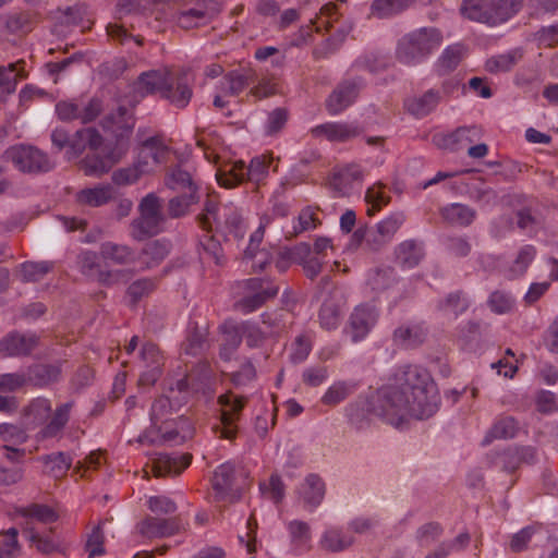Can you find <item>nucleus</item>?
<instances>
[{
    "mask_svg": "<svg viewBox=\"0 0 558 558\" xmlns=\"http://www.w3.org/2000/svg\"><path fill=\"white\" fill-rule=\"evenodd\" d=\"M481 136L482 130L478 126H461L442 136L439 145L451 151L462 150L464 148H469L471 144L478 141Z\"/></svg>",
    "mask_w": 558,
    "mask_h": 558,
    "instance_id": "obj_25",
    "label": "nucleus"
},
{
    "mask_svg": "<svg viewBox=\"0 0 558 558\" xmlns=\"http://www.w3.org/2000/svg\"><path fill=\"white\" fill-rule=\"evenodd\" d=\"M245 162L235 161L229 169H218L216 172L217 182L220 186L232 189L246 181Z\"/></svg>",
    "mask_w": 558,
    "mask_h": 558,
    "instance_id": "obj_48",
    "label": "nucleus"
},
{
    "mask_svg": "<svg viewBox=\"0 0 558 558\" xmlns=\"http://www.w3.org/2000/svg\"><path fill=\"white\" fill-rule=\"evenodd\" d=\"M221 227L235 238L243 236L244 221L235 207L222 205L221 225L218 228Z\"/></svg>",
    "mask_w": 558,
    "mask_h": 558,
    "instance_id": "obj_54",
    "label": "nucleus"
},
{
    "mask_svg": "<svg viewBox=\"0 0 558 558\" xmlns=\"http://www.w3.org/2000/svg\"><path fill=\"white\" fill-rule=\"evenodd\" d=\"M158 429L163 441L174 445L183 444L194 435L192 422L183 415L178 416L173 421L162 422Z\"/></svg>",
    "mask_w": 558,
    "mask_h": 558,
    "instance_id": "obj_24",
    "label": "nucleus"
},
{
    "mask_svg": "<svg viewBox=\"0 0 558 558\" xmlns=\"http://www.w3.org/2000/svg\"><path fill=\"white\" fill-rule=\"evenodd\" d=\"M319 324L324 329H336L341 320L340 306L332 299H327L323 303L318 313Z\"/></svg>",
    "mask_w": 558,
    "mask_h": 558,
    "instance_id": "obj_53",
    "label": "nucleus"
},
{
    "mask_svg": "<svg viewBox=\"0 0 558 558\" xmlns=\"http://www.w3.org/2000/svg\"><path fill=\"white\" fill-rule=\"evenodd\" d=\"M380 316L379 308L371 303L356 305L348 322L347 331L353 342L365 339L372 329L377 325Z\"/></svg>",
    "mask_w": 558,
    "mask_h": 558,
    "instance_id": "obj_11",
    "label": "nucleus"
},
{
    "mask_svg": "<svg viewBox=\"0 0 558 558\" xmlns=\"http://www.w3.org/2000/svg\"><path fill=\"white\" fill-rule=\"evenodd\" d=\"M158 2L160 0H117L116 17L121 20L128 14L144 13Z\"/></svg>",
    "mask_w": 558,
    "mask_h": 558,
    "instance_id": "obj_60",
    "label": "nucleus"
},
{
    "mask_svg": "<svg viewBox=\"0 0 558 558\" xmlns=\"http://www.w3.org/2000/svg\"><path fill=\"white\" fill-rule=\"evenodd\" d=\"M113 197L112 187L109 185L85 189L76 194V201L82 205L98 207L107 204Z\"/></svg>",
    "mask_w": 558,
    "mask_h": 558,
    "instance_id": "obj_46",
    "label": "nucleus"
},
{
    "mask_svg": "<svg viewBox=\"0 0 558 558\" xmlns=\"http://www.w3.org/2000/svg\"><path fill=\"white\" fill-rule=\"evenodd\" d=\"M193 97V84L187 70L172 71L171 82L161 94V99L177 109H184Z\"/></svg>",
    "mask_w": 558,
    "mask_h": 558,
    "instance_id": "obj_12",
    "label": "nucleus"
},
{
    "mask_svg": "<svg viewBox=\"0 0 558 558\" xmlns=\"http://www.w3.org/2000/svg\"><path fill=\"white\" fill-rule=\"evenodd\" d=\"M247 402V398L239 396L232 391L220 395L218 403L221 407L220 424L215 425L213 430L219 438L232 440L238 433V421L240 420L242 410Z\"/></svg>",
    "mask_w": 558,
    "mask_h": 558,
    "instance_id": "obj_6",
    "label": "nucleus"
},
{
    "mask_svg": "<svg viewBox=\"0 0 558 558\" xmlns=\"http://www.w3.org/2000/svg\"><path fill=\"white\" fill-rule=\"evenodd\" d=\"M19 513L24 518H33L41 523H52L58 520L56 511L47 505L33 504L20 509Z\"/></svg>",
    "mask_w": 558,
    "mask_h": 558,
    "instance_id": "obj_64",
    "label": "nucleus"
},
{
    "mask_svg": "<svg viewBox=\"0 0 558 558\" xmlns=\"http://www.w3.org/2000/svg\"><path fill=\"white\" fill-rule=\"evenodd\" d=\"M395 256L401 268L412 269L423 259L424 250L415 240H405L395 247Z\"/></svg>",
    "mask_w": 558,
    "mask_h": 558,
    "instance_id": "obj_30",
    "label": "nucleus"
},
{
    "mask_svg": "<svg viewBox=\"0 0 558 558\" xmlns=\"http://www.w3.org/2000/svg\"><path fill=\"white\" fill-rule=\"evenodd\" d=\"M244 288L247 294L236 303V306L245 314L256 311L279 292L278 286L264 278H250L245 280Z\"/></svg>",
    "mask_w": 558,
    "mask_h": 558,
    "instance_id": "obj_10",
    "label": "nucleus"
},
{
    "mask_svg": "<svg viewBox=\"0 0 558 558\" xmlns=\"http://www.w3.org/2000/svg\"><path fill=\"white\" fill-rule=\"evenodd\" d=\"M405 221V215L402 211L391 213L388 217L383 219L376 225V230L383 235L388 242H391L396 233L402 227Z\"/></svg>",
    "mask_w": 558,
    "mask_h": 558,
    "instance_id": "obj_62",
    "label": "nucleus"
},
{
    "mask_svg": "<svg viewBox=\"0 0 558 558\" xmlns=\"http://www.w3.org/2000/svg\"><path fill=\"white\" fill-rule=\"evenodd\" d=\"M445 221L459 227H469L476 218V210L460 203L449 204L440 209Z\"/></svg>",
    "mask_w": 558,
    "mask_h": 558,
    "instance_id": "obj_33",
    "label": "nucleus"
},
{
    "mask_svg": "<svg viewBox=\"0 0 558 558\" xmlns=\"http://www.w3.org/2000/svg\"><path fill=\"white\" fill-rule=\"evenodd\" d=\"M304 506L311 510L320 505L325 496V483L316 474H310L299 488Z\"/></svg>",
    "mask_w": 558,
    "mask_h": 558,
    "instance_id": "obj_28",
    "label": "nucleus"
},
{
    "mask_svg": "<svg viewBox=\"0 0 558 558\" xmlns=\"http://www.w3.org/2000/svg\"><path fill=\"white\" fill-rule=\"evenodd\" d=\"M75 265L77 270L90 280H94L101 267L98 254L89 250H83L76 255Z\"/></svg>",
    "mask_w": 558,
    "mask_h": 558,
    "instance_id": "obj_50",
    "label": "nucleus"
},
{
    "mask_svg": "<svg viewBox=\"0 0 558 558\" xmlns=\"http://www.w3.org/2000/svg\"><path fill=\"white\" fill-rule=\"evenodd\" d=\"M392 380L396 384H429L433 379L426 368L420 365L405 364L395 371Z\"/></svg>",
    "mask_w": 558,
    "mask_h": 558,
    "instance_id": "obj_41",
    "label": "nucleus"
},
{
    "mask_svg": "<svg viewBox=\"0 0 558 558\" xmlns=\"http://www.w3.org/2000/svg\"><path fill=\"white\" fill-rule=\"evenodd\" d=\"M257 73L252 68L232 70L223 76L222 84L226 92L231 96H238L248 85L255 83Z\"/></svg>",
    "mask_w": 558,
    "mask_h": 558,
    "instance_id": "obj_31",
    "label": "nucleus"
},
{
    "mask_svg": "<svg viewBox=\"0 0 558 558\" xmlns=\"http://www.w3.org/2000/svg\"><path fill=\"white\" fill-rule=\"evenodd\" d=\"M192 461V454H168L159 453L153 460V472L156 477H163L168 475H179L185 470Z\"/></svg>",
    "mask_w": 558,
    "mask_h": 558,
    "instance_id": "obj_22",
    "label": "nucleus"
},
{
    "mask_svg": "<svg viewBox=\"0 0 558 558\" xmlns=\"http://www.w3.org/2000/svg\"><path fill=\"white\" fill-rule=\"evenodd\" d=\"M522 8V0H463L460 12L471 21L490 26L507 22Z\"/></svg>",
    "mask_w": 558,
    "mask_h": 558,
    "instance_id": "obj_3",
    "label": "nucleus"
},
{
    "mask_svg": "<svg viewBox=\"0 0 558 558\" xmlns=\"http://www.w3.org/2000/svg\"><path fill=\"white\" fill-rule=\"evenodd\" d=\"M38 21V14L33 11L14 12L5 17V28L10 34L24 36L35 28Z\"/></svg>",
    "mask_w": 558,
    "mask_h": 558,
    "instance_id": "obj_34",
    "label": "nucleus"
},
{
    "mask_svg": "<svg viewBox=\"0 0 558 558\" xmlns=\"http://www.w3.org/2000/svg\"><path fill=\"white\" fill-rule=\"evenodd\" d=\"M361 88L362 82L356 80H348L338 84L326 100V109L329 114H339L351 106L355 101Z\"/></svg>",
    "mask_w": 558,
    "mask_h": 558,
    "instance_id": "obj_15",
    "label": "nucleus"
},
{
    "mask_svg": "<svg viewBox=\"0 0 558 558\" xmlns=\"http://www.w3.org/2000/svg\"><path fill=\"white\" fill-rule=\"evenodd\" d=\"M169 254V244L165 241L155 240L145 244L137 259L143 269L158 266Z\"/></svg>",
    "mask_w": 558,
    "mask_h": 558,
    "instance_id": "obj_35",
    "label": "nucleus"
},
{
    "mask_svg": "<svg viewBox=\"0 0 558 558\" xmlns=\"http://www.w3.org/2000/svg\"><path fill=\"white\" fill-rule=\"evenodd\" d=\"M536 254V250L533 245H524L520 248L513 265L509 269V279H515L523 276L530 264L533 262Z\"/></svg>",
    "mask_w": 558,
    "mask_h": 558,
    "instance_id": "obj_59",
    "label": "nucleus"
},
{
    "mask_svg": "<svg viewBox=\"0 0 558 558\" xmlns=\"http://www.w3.org/2000/svg\"><path fill=\"white\" fill-rule=\"evenodd\" d=\"M172 70L158 69L143 72L136 80V90L143 95H158L161 97L163 89L171 82Z\"/></svg>",
    "mask_w": 558,
    "mask_h": 558,
    "instance_id": "obj_19",
    "label": "nucleus"
},
{
    "mask_svg": "<svg viewBox=\"0 0 558 558\" xmlns=\"http://www.w3.org/2000/svg\"><path fill=\"white\" fill-rule=\"evenodd\" d=\"M272 161L271 156L260 155L252 158L248 166L245 165L246 181L254 183L256 189L265 184L269 174V167Z\"/></svg>",
    "mask_w": 558,
    "mask_h": 558,
    "instance_id": "obj_43",
    "label": "nucleus"
},
{
    "mask_svg": "<svg viewBox=\"0 0 558 558\" xmlns=\"http://www.w3.org/2000/svg\"><path fill=\"white\" fill-rule=\"evenodd\" d=\"M523 51L520 48L489 58L485 63L487 72L497 74L510 71L521 59Z\"/></svg>",
    "mask_w": 558,
    "mask_h": 558,
    "instance_id": "obj_45",
    "label": "nucleus"
},
{
    "mask_svg": "<svg viewBox=\"0 0 558 558\" xmlns=\"http://www.w3.org/2000/svg\"><path fill=\"white\" fill-rule=\"evenodd\" d=\"M26 62L21 59L8 65H0V89L3 95H11L16 90L17 83L28 75Z\"/></svg>",
    "mask_w": 558,
    "mask_h": 558,
    "instance_id": "obj_27",
    "label": "nucleus"
},
{
    "mask_svg": "<svg viewBox=\"0 0 558 558\" xmlns=\"http://www.w3.org/2000/svg\"><path fill=\"white\" fill-rule=\"evenodd\" d=\"M169 150L159 136H151L142 143L137 162H145L149 173L154 172L160 165L166 162Z\"/></svg>",
    "mask_w": 558,
    "mask_h": 558,
    "instance_id": "obj_21",
    "label": "nucleus"
},
{
    "mask_svg": "<svg viewBox=\"0 0 558 558\" xmlns=\"http://www.w3.org/2000/svg\"><path fill=\"white\" fill-rule=\"evenodd\" d=\"M518 432V423L511 416L498 418L487 430L482 445L487 446L495 439H507L515 436Z\"/></svg>",
    "mask_w": 558,
    "mask_h": 558,
    "instance_id": "obj_44",
    "label": "nucleus"
},
{
    "mask_svg": "<svg viewBox=\"0 0 558 558\" xmlns=\"http://www.w3.org/2000/svg\"><path fill=\"white\" fill-rule=\"evenodd\" d=\"M207 347L206 332L198 327H193L189 330L185 342L182 345L183 352L186 355L196 356L202 354Z\"/></svg>",
    "mask_w": 558,
    "mask_h": 558,
    "instance_id": "obj_58",
    "label": "nucleus"
},
{
    "mask_svg": "<svg viewBox=\"0 0 558 558\" xmlns=\"http://www.w3.org/2000/svg\"><path fill=\"white\" fill-rule=\"evenodd\" d=\"M72 405V402H65L54 410L50 421L39 432L41 439L54 438L61 434L70 420Z\"/></svg>",
    "mask_w": 558,
    "mask_h": 558,
    "instance_id": "obj_37",
    "label": "nucleus"
},
{
    "mask_svg": "<svg viewBox=\"0 0 558 558\" xmlns=\"http://www.w3.org/2000/svg\"><path fill=\"white\" fill-rule=\"evenodd\" d=\"M469 306L470 302L463 291L451 292L437 304L439 311L451 312L454 316L464 313Z\"/></svg>",
    "mask_w": 558,
    "mask_h": 558,
    "instance_id": "obj_55",
    "label": "nucleus"
},
{
    "mask_svg": "<svg viewBox=\"0 0 558 558\" xmlns=\"http://www.w3.org/2000/svg\"><path fill=\"white\" fill-rule=\"evenodd\" d=\"M52 267L50 262H26L22 264L21 276L23 281L36 282L51 271Z\"/></svg>",
    "mask_w": 558,
    "mask_h": 558,
    "instance_id": "obj_63",
    "label": "nucleus"
},
{
    "mask_svg": "<svg viewBox=\"0 0 558 558\" xmlns=\"http://www.w3.org/2000/svg\"><path fill=\"white\" fill-rule=\"evenodd\" d=\"M102 144V136L94 128H86L76 131L71 142V149L74 154L78 155L84 151L86 147L97 149Z\"/></svg>",
    "mask_w": 558,
    "mask_h": 558,
    "instance_id": "obj_47",
    "label": "nucleus"
},
{
    "mask_svg": "<svg viewBox=\"0 0 558 558\" xmlns=\"http://www.w3.org/2000/svg\"><path fill=\"white\" fill-rule=\"evenodd\" d=\"M221 331L222 341L219 355L222 360L229 361L242 342V332L236 325L227 323L221 326Z\"/></svg>",
    "mask_w": 558,
    "mask_h": 558,
    "instance_id": "obj_42",
    "label": "nucleus"
},
{
    "mask_svg": "<svg viewBox=\"0 0 558 558\" xmlns=\"http://www.w3.org/2000/svg\"><path fill=\"white\" fill-rule=\"evenodd\" d=\"M199 201L198 193L184 192L181 195L172 197L168 202V216L172 219L181 218L190 213L191 206Z\"/></svg>",
    "mask_w": 558,
    "mask_h": 558,
    "instance_id": "obj_49",
    "label": "nucleus"
},
{
    "mask_svg": "<svg viewBox=\"0 0 558 558\" xmlns=\"http://www.w3.org/2000/svg\"><path fill=\"white\" fill-rule=\"evenodd\" d=\"M466 56V48L462 44L448 46L436 62L439 75H446L454 71Z\"/></svg>",
    "mask_w": 558,
    "mask_h": 558,
    "instance_id": "obj_36",
    "label": "nucleus"
},
{
    "mask_svg": "<svg viewBox=\"0 0 558 558\" xmlns=\"http://www.w3.org/2000/svg\"><path fill=\"white\" fill-rule=\"evenodd\" d=\"M536 460V450L531 446H509L492 450L486 454V463L508 473L514 472L521 464H532Z\"/></svg>",
    "mask_w": 558,
    "mask_h": 558,
    "instance_id": "obj_7",
    "label": "nucleus"
},
{
    "mask_svg": "<svg viewBox=\"0 0 558 558\" xmlns=\"http://www.w3.org/2000/svg\"><path fill=\"white\" fill-rule=\"evenodd\" d=\"M313 336L310 332H303L295 337L291 342L288 354L292 363H301L305 361L312 351Z\"/></svg>",
    "mask_w": 558,
    "mask_h": 558,
    "instance_id": "obj_51",
    "label": "nucleus"
},
{
    "mask_svg": "<svg viewBox=\"0 0 558 558\" xmlns=\"http://www.w3.org/2000/svg\"><path fill=\"white\" fill-rule=\"evenodd\" d=\"M238 473L245 475L243 470L238 471L231 462H226L215 470L211 487L216 501L232 504L240 498V486L236 483Z\"/></svg>",
    "mask_w": 558,
    "mask_h": 558,
    "instance_id": "obj_8",
    "label": "nucleus"
},
{
    "mask_svg": "<svg viewBox=\"0 0 558 558\" xmlns=\"http://www.w3.org/2000/svg\"><path fill=\"white\" fill-rule=\"evenodd\" d=\"M61 371L56 365L36 364L26 373L4 374L0 384H49L60 380Z\"/></svg>",
    "mask_w": 558,
    "mask_h": 558,
    "instance_id": "obj_13",
    "label": "nucleus"
},
{
    "mask_svg": "<svg viewBox=\"0 0 558 558\" xmlns=\"http://www.w3.org/2000/svg\"><path fill=\"white\" fill-rule=\"evenodd\" d=\"M442 43V34L434 27L413 31L398 41L396 58L407 65H415L436 51Z\"/></svg>",
    "mask_w": 558,
    "mask_h": 558,
    "instance_id": "obj_2",
    "label": "nucleus"
},
{
    "mask_svg": "<svg viewBox=\"0 0 558 558\" xmlns=\"http://www.w3.org/2000/svg\"><path fill=\"white\" fill-rule=\"evenodd\" d=\"M397 281V274L391 267L372 269L368 271L366 279L367 286L376 294L389 290Z\"/></svg>",
    "mask_w": 558,
    "mask_h": 558,
    "instance_id": "obj_40",
    "label": "nucleus"
},
{
    "mask_svg": "<svg viewBox=\"0 0 558 558\" xmlns=\"http://www.w3.org/2000/svg\"><path fill=\"white\" fill-rule=\"evenodd\" d=\"M166 185L174 191H186L198 193V186L193 180L190 171L178 165L171 167L165 178Z\"/></svg>",
    "mask_w": 558,
    "mask_h": 558,
    "instance_id": "obj_39",
    "label": "nucleus"
},
{
    "mask_svg": "<svg viewBox=\"0 0 558 558\" xmlns=\"http://www.w3.org/2000/svg\"><path fill=\"white\" fill-rule=\"evenodd\" d=\"M100 256L116 265H129L136 259V255L131 247L113 242H104L100 245Z\"/></svg>",
    "mask_w": 558,
    "mask_h": 558,
    "instance_id": "obj_38",
    "label": "nucleus"
},
{
    "mask_svg": "<svg viewBox=\"0 0 558 558\" xmlns=\"http://www.w3.org/2000/svg\"><path fill=\"white\" fill-rule=\"evenodd\" d=\"M38 344L34 333L11 332L0 340V353L8 356L29 354Z\"/></svg>",
    "mask_w": 558,
    "mask_h": 558,
    "instance_id": "obj_20",
    "label": "nucleus"
},
{
    "mask_svg": "<svg viewBox=\"0 0 558 558\" xmlns=\"http://www.w3.org/2000/svg\"><path fill=\"white\" fill-rule=\"evenodd\" d=\"M102 111V101L98 98H90L84 101L82 98L58 101L56 113L62 121L78 120L87 124L96 120Z\"/></svg>",
    "mask_w": 558,
    "mask_h": 558,
    "instance_id": "obj_9",
    "label": "nucleus"
},
{
    "mask_svg": "<svg viewBox=\"0 0 558 558\" xmlns=\"http://www.w3.org/2000/svg\"><path fill=\"white\" fill-rule=\"evenodd\" d=\"M291 544L295 548L305 547L312 538L310 525L300 520H292L287 524Z\"/></svg>",
    "mask_w": 558,
    "mask_h": 558,
    "instance_id": "obj_61",
    "label": "nucleus"
},
{
    "mask_svg": "<svg viewBox=\"0 0 558 558\" xmlns=\"http://www.w3.org/2000/svg\"><path fill=\"white\" fill-rule=\"evenodd\" d=\"M162 201L150 193L146 195L138 205L140 217L134 219L132 235L136 240H144L161 232L166 216L161 211Z\"/></svg>",
    "mask_w": 558,
    "mask_h": 558,
    "instance_id": "obj_4",
    "label": "nucleus"
},
{
    "mask_svg": "<svg viewBox=\"0 0 558 558\" xmlns=\"http://www.w3.org/2000/svg\"><path fill=\"white\" fill-rule=\"evenodd\" d=\"M291 258L303 266L307 278L315 279L322 271L324 262L318 256L312 255L308 243L298 244L291 252Z\"/></svg>",
    "mask_w": 558,
    "mask_h": 558,
    "instance_id": "obj_32",
    "label": "nucleus"
},
{
    "mask_svg": "<svg viewBox=\"0 0 558 558\" xmlns=\"http://www.w3.org/2000/svg\"><path fill=\"white\" fill-rule=\"evenodd\" d=\"M44 465V473L54 480L66 476L73 464V456L70 452L57 451L39 457Z\"/></svg>",
    "mask_w": 558,
    "mask_h": 558,
    "instance_id": "obj_26",
    "label": "nucleus"
},
{
    "mask_svg": "<svg viewBox=\"0 0 558 558\" xmlns=\"http://www.w3.org/2000/svg\"><path fill=\"white\" fill-rule=\"evenodd\" d=\"M354 537L337 526H330L324 531L319 539V547L329 553H340L350 548Z\"/></svg>",
    "mask_w": 558,
    "mask_h": 558,
    "instance_id": "obj_29",
    "label": "nucleus"
},
{
    "mask_svg": "<svg viewBox=\"0 0 558 558\" xmlns=\"http://www.w3.org/2000/svg\"><path fill=\"white\" fill-rule=\"evenodd\" d=\"M199 244L203 250L201 253L202 259L213 260L218 266L225 265L226 258L221 244L213 235L204 234Z\"/></svg>",
    "mask_w": 558,
    "mask_h": 558,
    "instance_id": "obj_56",
    "label": "nucleus"
},
{
    "mask_svg": "<svg viewBox=\"0 0 558 558\" xmlns=\"http://www.w3.org/2000/svg\"><path fill=\"white\" fill-rule=\"evenodd\" d=\"M440 401L438 386H369L366 396L347 408V415L359 428L375 416L396 429L407 430L413 421L432 417Z\"/></svg>",
    "mask_w": 558,
    "mask_h": 558,
    "instance_id": "obj_1",
    "label": "nucleus"
},
{
    "mask_svg": "<svg viewBox=\"0 0 558 558\" xmlns=\"http://www.w3.org/2000/svg\"><path fill=\"white\" fill-rule=\"evenodd\" d=\"M442 99V92L430 88L422 95L409 97L404 100V108L416 118H424L433 112Z\"/></svg>",
    "mask_w": 558,
    "mask_h": 558,
    "instance_id": "obj_23",
    "label": "nucleus"
},
{
    "mask_svg": "<svg viewBox=\"0 0 558 558\" xmlns=\"http://www.w3.org/2000/svg\"><path fill=\"white\" fill-rule=\"evenodd\" d=\"M311 135L315 138L324 137L330 142H347L359 136L362 129L356 123L326 122L311 129Z\"/></svg>",
    "mask_w": 558,
    "mask_h": 558,
    "instance_id": "obj_16",
    "label": "nucleus"
},
{
    "mask_svg": "<svg viewBox=\"0 0 558 558\" xmlns=\"http://www.w3.org/2000/svg\"><path fill=\"white\" fill-rule=\"evenodd\" d=\"M427 335L428 328L425 323L409 322L400 325L393 330L392 341L399 347L415 349L425 342Z\"/></svg>",
    "mask_w": 558,
    "mask_h": 558,
    "instance_id": "obj_17",
    "label": "nucleus"
},
{
    "mask_svg": "<svg viewBox=\"0 0 558 558\" xmlns=\"http://www.w3.org/2000/svg\"><path fill=\"white\" fill-rule=\"evenodd\" d=\"M181 529L179 518L147 517L137 524L140 534L147 538H161L177 534Z\"/></svg>",
    "mask_w": 558,
    "mask_h": 558,
    "instance_id": "obj_18",
    "label": "nucleus"
},
{
    "mask_svg": "<svg viewBox=\"0 0 558 558\" xmlns=\"http://www.w3.org/2000/svg\"><path fill=\"white\" fill-rule=\"evenodd\" d=\"M145 162L137 161L132 167L121 168L113 172L112 181L118 185L135 183L143 174L149 173V168L143 166Z\"/></svg>",
    "mask_w": 558,
    "mask_h": 558,
    "instance_id": "obj_57",
    "label": "nucleus"
},
{
    "mask_svg": "<svg viewBox=\"0 0 558 558\" xmlns=\"http://www.w3.org/2000/svg\"><path fill=\"white\" fill-rule=\"evenodd\" d=\"M222 206L214 198H207L203 213L197 216L199 226L210 231L215 225L218 228L221 225Z\"/></svg>",
    "mask_w": 558,
    "mask_h": 558,
    "instance_id": "obj_52",
    "label": "nucleus"
},
{
    "mask_svg": "<svg viewBox=\"0 0 558 558\" xmlns=\"http://www.w3.org/2000/svg\"><path fill=\"white\" fill-rule=\"evenodd\" d=\"M3 157L24 173L48 172L53 167L49 157L32 145H13L4 151Z\"/></svg>",
    "mask_w": 558,
    "mask_h": 558,
    "instance_id": "obj_5",
    "label": "nucleus"
},
{
    "mask_svg": "<svg viewBox=\"0 0 558 558\" xmlns=\"http://www.w3.org/2000/svg\"><path fill=\"white\" fill-rule=\"evenodd\" d=\"M163 360L157 344L144 343L140 351L142 373L137 384H156L162 374Z\"/></svg>",
    "mask_w": 558,
    "mask_h": 558,
    "instance_id": "obj_14",
    "label": "nucleus"
}]
</instances>
